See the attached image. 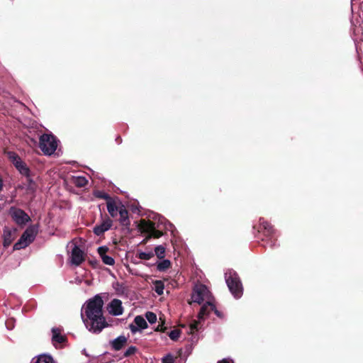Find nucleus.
<instances>
[{"label": "nucleus", "mask_w": 363, "mask_h": 363, "mask_svg": "<svg viewBox=\"0 0 363 363\" xmlns=\"http://www.w3.org/2000/svg\"><path fill=\"white\" fill-rule=\"evenodd\" d=\"M34 363H53V359L50 355H40Z\"/></svg>", "instance_id": "nucleus-25"}, {"label": "nucleus", "mask_w": 363, "mask_h": 363, "mask_svg": "<svg viewBox=\"0 0 363 363\" xmlns=\"http://www.w3.org/2000/svg\"><path fill=\"white\" fill-rule=\"evenodd\" d=\"M138 227L141 233H145L150 235L153 228L155 227V223L150 220H145L142 219Z\"/></svg>", "instance_id": "nucleus-17"}, {"label": "nucleus", "mask_w": 363, "mask_h": 363, "mask_svg": "<svg viewBox=\"0 0 363 363\" xmlns=\"http://www.w3.org/2000/svg\"><path fill=\"white\" fill-rule=\"evenodd\" d=\"M119 222L121 225L125 227L126 229H129L130 221L128 217V211L123 205L119 208Z\"/></svg>", "instance_id": "nucleus-14"}, {"label": "nucleus", "mask_w": 363, "mask_h": 363, "mask_svg": "<svg viewBox=\"0 0 363 363\" xmlns=\"http://www.w3.org/2000/svg\"><path fill=\"white\" fill-rule=\"evenodd\" d=\"M72 183L75 186L81 188L84 187L87 184L88 181L84 177H77L72 179Z\"/></svg>", "instance_id": "nucleus-21"}, {"label": "nucleus", "mask_w": 363, "mask_h": 363, "mask_svg": "<svg viewBox=\"0 0 363 363\" xmlns=\"http://www.w3.org/2000/svg\"><path fill=\"white\" fill-rule=\"evenodd\" d=\"M26 177V182H27V189L30 191H35L36 189V184L34 182V181L30 177V174L28 175V177Z\"/></svg>", "instance_id": "nucleus-28"}, {"label": "nucleus", "mask_w": 363, "mask_h": 363, "mask_svg": "<svg viewBox=\"0 0 363 363\" xmlns=\"http://www.w3.org/2000/svg\"><path fill=\"white\" fill-rule=\"evenodd\" d=\"M72 263L76 266L80 265L85 260V254L77 245L72 250Z\"/></svg>", "instance_id": "nucleus-10"}, {"label": "nucleus", "mask_w": 363, "mask_h": 363, "mask_svg": "<svg viewBox=\"0 0 363 363\" xmlns=\"http://www.w3.org/2000/svg\"><path fill=\"white\" fill-rule=\"evenodd\" d=\"M218 363H233V362L227 359H223L220 361H218Z\"/></svg>", "instance_id": "nucleus-37"}, {"label": "nucleus", "mask_w": 363, "mask_h": 363, "mask_svg": "<svg viewBox=\"0 0 363 363\" xmlns=\"http://www.w3.org/2000/svg\"><path fill=\"white\" fill-rule=\"evenodd\" d=\"M38 228L35 225L28 227L22 234L20 239L13 245V250H18L26 247L35 238Z\"/></svg>", "instance_id": "nucleus-4"}, {"label": "nucleus", "mask_w": 363, "mask_h": 363, "mask_svg": "<svg viewBox=\"0 0 363 363\" xmlns=\"http://www.w3.org/2000/svg\"><path fill=\"white\" fill-rule=\"evenodd\" d=\"M214 312V313L219 318H223V315L221 312H220L218 310L216 309V308L215 307V309H213V311Z\"/></svg>", "instance_id": "nucleus-36"}, {"label": "nucleus", "mask_w": 363, "mask_h": 363, "mask_svg": "<svg viewBox=\"0 0 363 363\" xmlns=\"http://www.w3.org/2000/svg\"><path fill=\"white\" fill-rule=\"evenodd\" d=\"M3 188V181L1 179V178L0 177V191H1Z\"/></svg>", "instance_id": "nucleus-40"}, {"label": "nucleus", "mask_w": 363, "mask_h": 363, "mask_svg": "<svg viewBox=\"0 0 363 363\" xmlns=\"http://www.w3.org/2000/svg\"><path fill=\"white\" fill-rule=\"evenodd\" d=\"M134 323L138 328L141 329H145L147 328V323L146 320L141 315H137L134 319Z\"/></svg>", "instance_id": "nucleus-22"}, {"label": "nucleus", "mask_w": 363, "mask_h": 363, "mask_svg": "<svg viewBox=\"0 0 363 363\" xmlns=\"http://www.w3.org/2000/svg\"><path fill=\"white\" fill-rule=\"evenodd\" d=\"M164 325V319H162V318H160V323L157 325V327L155 329V331H160V332H165L167 329Z\"/></svg>", "instance_id": "nucleus-32"}, {"label": "nucleus", "mask_w": 363, "mask_h": 363, "mask_svg": "<svg viewBox=\"0 0 363 363\" xmlns=\"http://www.w3.org/2000/svg\"><path fill=\"white\" fill-rule=\"evenodd\" d=\"M107 211L112 218L117 216L118 213H119V208L113 201H108L106 203Z\"/></svg>", "instance_id": "nucleus-19"}, {"label": "nucleus", "mask_w": 363, "mask_h": 363, "mask_svg": "<svg viewBox=\"0 0 363 363\" xmlns=\"http://www.w3.org/2000/svg\"><path fill=\"white\" fill-rule=\"evenodd\" d=\"M109 251V248L105 245L101 246L97 249V252L104 264L113 266L115 264V260L111 256L107 255Z\"/></svg>", "instance_id": "nucleus-11"}, {"label": "nucleus", "mask_w": 363, "mask_h": 363, "mask_svg": "<svg viewBox=\"0 0 363 363\" xmlns=\"http://www.w3.org/2000/svg\"><path fill=\"white\" fill-rule=\"evenodd\" d=\"M109 313L113 315H120L123 312L122 302L121 300L114 298L108 305Z\"/></svg>", "instance_id": "nucleus-13"}, {"label": "nucleus", "mask_w": 363, "mask_h": 363, "mask_svg": "<svg viewBox=\"0 0 363 363\" xmlns=\"http://www.w3.org/2000/svg\"><path fill=\"white\" fill-rule=\"evenodd\" d=\"M89 262L91 263V264H92L93 266H95V267L98 264L97 260H94V261L90 260Z\"/></svg>", "instance_id": "nucleus-39"}, {"label": "nucleus", "mask_w": 363, "mask_h": 363, "mask_svg": "<svg viewBox=\"0 0 363 363\" xmlns=\"http://www.w3.org/2000/svg\"><path fill=\"white\" fill-rule=\"evenodd\" d=\"M138 349L135 346H130L129 347L127 350L124 352L123 357H128L133 354H134L137 352Z\"/></svg>", "instance_id": "nucleus-31"}, {"label": "nucleus", "mask_w": 363, "mask_h": 363, "mask_svg": "<svg viewBox=\"0 0 363 363\" xmlns=\"http://www.w3.org/2000/svg\"><path fill=\"white\" fill-rule=\"evenodd\" d=\"M215 309V305L211 301H207L206 303L203 304L198 314V318L199 320L204 319L206 316L208 315L211 311Z\"/></svg>", "instance_id": "nucleus-16"}, {"label": "nucleus", "mask_w": 363, "mask_h": 363, "mask_svg": "<svg viewBox=\"0 0 363 363\" xmlns=\"http://www.w3.org/2000/svg\"><path fill=\"white\" fill-rule=\"evenodd\" d=\"M8 158L13 166L18 169V171L23 176L28 177L30 174V171L28 165L24 162L18 155L14 152H8Z\"/></svg>", "instance_id": "nucleus-6"}, {"label": "nucleus", "mask_w": 363, "mask_h": 363, "mask_svg": "<svg viewBox=\"0 0 363 363\" xmlns=\"http://www.w3.org/2000/svg\"><path fill=\"white\" fill-rule=\"evenodd\" d=\"M121 141H122L121 138L120 136H118V137L116 138V142H117L118 143H121Z\"/></svg>", "instance_id": "nucleus-41"}, {"label": "nucleus", "mask_w": 363, "mask_h": 363, "mask_svg": "<svg viewBox=\"0 0 363 363\" xmlns=\"http://www.w3.org/2000/svg\"><path fill=\"white\" fill-rule=\"evenodd\" d=\"M198 324H199V322L194 320L191 325H190V328H189V330H190V333H194V331H196L198 330Z\"/></svg>", "instance_id": "nucleus-35"}, {"label": "nucleus", "mask_w": 363, "mask_h": 363, "mask_svg": "<svg viewBox=\"0 0 363 363\" xmlns=\"http://www.w3.org/2000/svg\"><path fill=\"white\" fill-rule=\"evenodd\" d=\"M52 342H56L57 343H63L67 340V338L65 335L61 334V330L59 328H53L52 329Z\"/></svg>", "instance_id": "nucleus-18"}, {"label": "nucleus", "mask_w": 363, "mask_h": 363, "mask_svg": "<svg viewBox=\"0 0 363 363\" xmlns=\"http://www.w3.org/2000/svg\"><path fill=\"white\" fill-rule=\"evenodd\" d=\"M162 363H174V357L172 354H169L162 358Z\"/></svg>", "instance_id": "nucleus-34"}, {"label": "nucleus", "mask_w": 363, "mask_h": 363, "mask_svg": "<svg viewBox=\"0 0 363 363\" xmlns=\"http://www.w3.org/2000/svg\"><path fill=\"white\" fill-rule=\"evenodd\" d=\"M16 230L5 227L4 229V242L3 245L4 247H8L13 241L16 236Z\"/></svg>", "instance_id": "nucleus-12"}, {"label": "nucleus", "mask_w": 363, "mask_h": 363, "mask_svg": "<svg viewBox=\"0 0 363 363\" xmlns=\"http://www.w3.org/2000/svg\"><path fill=\"white\" fill-rule=\"evenodd\" d=\"M163 235V233L159 230H157L156 228L155 227L152 230V231L151 232V233L150 235H147V237L143 240V241L142 242L143 243H146L147 241L151 238H160L161 236H162Z\"/></svg>", "instance_id": "nucleus-23"}, {"label": "nucleus", "mask_w": 363, "mask_h": 363, "mask_svg": "<svg viewBox=\"0 0 363 363\" xmlns=\"http://www.w3.org/2000/svg\"><path fill=\"white\" fill-rule=\"evenodd\" d=\"M127 337H125L124 335H121L117 338L111 340L110 342V345L113 350L116 351H119L127 344Z\"/></svg>", "instance_id": "nucleus-15"}, {"label": "nucleus", "mask_w": 363, "mask_h": 363, "mask_svg": "<svg viewBox=\"0 0 363 363\" xmlns=\"http://www.w3.org/2000/svg\"><path fill=\"white\" fill-rule=\"evenodd\" d=\"M113 224V220L107 216H105V218H103L102 222L96 225L93 229L94 233L97 236L103 235L104 233L108 230Z\"/></svg>", "instance_id": "nucleus-9"}, {"label": "nucleus", "mask_w": 363, "mask_h": 363, "mask_svg": "<svg viewBox=\"0 0 363 363\" xmlns=\"http://www.w3.org/2000/svg\"><path fill=\"white\" fill-rule=\"evenodd\" d=\"M225 281L228 287L234 296L235 298H238L242 295V286L240 277L236 272H230L228 275L225 276Z\"/></svg>", "instance_id": "nucleus-5"}, {"label": "nucleus", "mask_w": 363, "mask_h": 363, "mask_svg": "<svg viewBox=\"0 0 363 363\" xmlns=\"http://www.w3.org/2000/svg\"><path fill=\"white\" fill-rule=\"evenodd\" d=\"M258 233L263 236L262 241H266L267 245L262 244L264 247L273 248L276 245L277 238L276 232L270 223L261 218L259 220Z\"/></svg>", "instance_id": "nucleus-2"}, {"label": "nucleus", "mask_w": 363, "mask_h": 363, "mask_svg": "<svg viewBox=\"0 0 363 363\" xmlns=\"http://www.w3.org/2000/svg\"><path fill=\"white\" fill-rule=\"evenodd\" d=\"M180 334L181 330L179 329H174L169 333L168 335L172 340L177 341L179 339Z\"/></svg>", "instance_id": "nucleus-29"}, {"label": "nucleus", "mask_w": 363, "mask_h": 363, "mask_svg": "<svg viewBox=\"0 0 363 363\" xmlns=\"http://www.w3.org/2000/svg\"><path fill=\"white\" fill-rule=\"evenodd\" d=\"M137 257L140 259L149 260L154 257V253L152 252H140L138 253Z\"/></svg>", "instance_id": "nucleus-27"}, {"label": "nucleus", "mask_w": 363, "mask_h": 363, "mask_svg": "<svg viewBox=\"0 0 363 363\" xmlns=\"http://www.w3.org/2000/svg\"><path fill=\"white\" fill-rule=\"evenodd\" d=\"M96 196L98 197V198L106 199L107 201H113L111 197L108 194L104 193V192H98L96 194Z\"/></svg>", "instance_id": "nucleus-33"}, {"label": "nucleus", "mask_w": 363, "mask_h": 363, "mask_svg": "<svg viewBox=\"0 0 363 363\" xmlns=\"http://www.w3.org/2000/svg\"><path fill=\"white\" fill-rule=\"evenodd\" d=\"M130 330L132 332L135 333L138 330V328L133 325H130Z\"/></svg>", "instance_id": "nucleus-38"}, {"label": "nucleus", "mask_w": 363, "mask_h": 363, "mask_svg": "<svg viewBox=\"0 0 363 363\" xmlns=\"http://www.w3.org/2000/svg\"><path fill=\"white\" fill-rule=\"evenodd\" d=\"M208 294L209 291L205 285L200 284L196 286L193 290L191 295L192 301L199 304H201L204 299L208 296Z\"/></svg>", "instance_id": "nucleus-8"}, {"label": "nucleus", "mask_w": 363, "mask_h": 363, "mask_svg": "<svg viewBox=\"0 0 363 363\" xmlns=\"http://www.w3.org/2000/svg\"><path fill=\"white\" fill-rule=\"evenodd\" d=\"M9 213L18 225H25L30 220L29 216L23 210L15 206H11L9 208Z\"/></svg>", "instance_id": "nucleus-7"}, {"label": "nucleus", "mask_w": 363, "mask_h": 363, "mask_svg": "<svg viewBox=\"0 0 363 363\" xmlns=\"http://www.w3.org/2000/svg\"><path fill=\"white\" fill-rule=\"evenodd\" d=\"M155 252L157 258L162 259L165 256V247L162 245H158L155 248Z\"/></svg>", "instance_id": "nucleus-26"}, {"label": "nucleus", "mask_w": 363, "mask_h": 363, "mask_svg": "<svg viewBox=\"0 0 363 363\" xmlns=\"http://www.w3.org/2000/svg\"><path fill=\"white\" fill-rule=\"evenodd\" d=\"M57 147V138L52 134H43L40 137L39 147L46 155H51Z\"/></svg>", "instance_id": "nucleus-3"}, {"label": "nucleus", "mask_w": 363, "mask_h": 363, "mask_svg": "<svg viewBox=\"0 0 363 363\" xmlns=\"http://www.w3.org/2000/svg\"><path fill=\"white\" fill-rule=\"evenodd\" d=\"M171 262L169 259H163L157 263V269L160 272H165L171 267Z\"/></svg>", "instance_id": "nucleus-20"}, {"label": "nucleus", "mask_w": 363, "mask_h": 363, "mask_svg": "<svg viewBox=\"0 0 363 363\" xmlns=\"http://www.w3.org/2000/svg\"><path fill=\"white\" fill-rule=\"evenodd\" d=\"M104 301L99 294L86 301L84 308L86 319L84 322L89 331L99 333L108 324L103 315Z\"/></svg>", "instance_id": "nucleus-1"}, {"label": "nucleus", "mask_w": 363, "mask_h": 363, "mask_svg": "<svg viewBox=\"0 0 363 363\" xmlns=\"http://www.w3.org/2000/svg\"><path fill=\"white\" fill-rule=\"evenodd\" d=\"M155 286V291L158 295L163 294L164 285L162 281L161 280H156L153 282Z\"/></svg>", "instance_id": "nucleus-24"}, {"label": "nucleus", "mask_w": 363, "mask_h": 363, "mask_svg": "<svg viewBox=\"0 0 363 363\" xmlns=\"http://www.w3.org/2000/svg\"><path fill=\"white\" fill-rule=\"evenodd\" d=\"M145 318L151 324L155 323L157 321L156 314L151 311H148L145 313Z\"/></svg>", "instance_id": "nucleus-30"}]
</instances>
